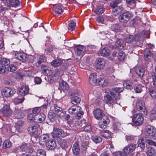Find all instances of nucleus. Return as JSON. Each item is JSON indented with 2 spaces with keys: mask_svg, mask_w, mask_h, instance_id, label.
I'll return each mask as SVG.
<instances>
[{
  "mask_svg": "<svg viewBox=\"0 0 156 156\" xmlns=\"http://www.w3.org/2000/svg\"><path fill=\"white\" fill-rule=\"evenodd\" d=\"M123 90V87H115L111 90H106L105 95L106 103L109 106L112 107L113 105L117 103L116 101L120 99L121 96L119 93Z\"/></svg>",
  "mask_w": 156,
  "mask_h": 156,
  "instance_id": "1",
  "label": "nucleus"
},
{
  "mask_svg": "<svg viewBox=\"0 0 156 156\" xmlns=\"http://www.w3.org/2000/svg\"><path fill=\"white\" fill-rule=\"evenodd\" d=\"M148 34V31H143L141 33L136 35L135 38L133 35H129L125 39V41L127 43H129L133 42L135 39L137 42H139L142 43L143 40L147 37Z\"/></svg>",
  "mask_w": 156,
  "mask_h": 156,
  "instance_id": "2",
  "label": "nucleus"
},
{
  "mask_svg": "<svg viewBox=\"0 0 156 156\" xmlns=\"http://www.w3.org/2000/svg\"><path fill=\"white\" fill-rule=\"evenodd\" d=\"M28 119L30 121L39 123H41L45 119V115L43 113H40L39 114L32 117L31 114H29L27 116Z\"/></svg>",
  "mask_w": 156,
  "mask_h": 156,
  "instance_id": "3",
  "label": "nucleus"
},
{
  "mask_svg": "<svg viewBox=\"0 0 156 156\" xmlns=\"http://www.w3.org/2000/svg\"><path fill=\"white\" fill-rule=\"evenodd\" d=\"M146 136L149 138L156 139V129L150 126H147L145 131Z\"/></svg>",
  "mask_w": 156,
  "mask_h": 156,
  "instance_id": "4",
  "label": "nucleus"
},
{
  "mask_svg": "<svg viewBox=\"0 0 156 156\" xmlns=\"http://www.w3.org/2000/svg\"><path fill=\"white\" fill-rule=\"evenodd\" d=\"M136 107L138 110L144 115H147V111L144 106V103L142 101L138 100L136 102Z\"/></svg>",
  "mask_w": 156,
  "mask_h": 156,
  "instance_id": "5",
  "label": "nucleus"
},
{
  "mask_svg": "<svg viewBox=\"0 0 156 156\" xmlns=\"http://www.w3.org/2000/svg\"><path fill=\"white\" fill-rule=\"evenodd\" d=\"M133 16V14L129 12H126L120 15L119 17V21L121 22L126 23Z\"/></svg>",
  "mask_w": 156,
  "mask_h": 156,
  "instance_id": "6",
  "label": "nucleus"
},
{
  "mask_svg": "<svg viewBox=\"0 0 156 156\" xmlns=\"http://www.w3.org/2000/svg\"><path fill=\"white\" fill-rule=\"evenodd\" d=\"M132 120L134 124L136 126H140L143 122V117L139 114H136L132 117Z\"/></svg>",
  "mask_w": 156,
  "mask_h": 156,
  "instance_id": "7",
  "label": "nucleus"
},
{
  "mask_svg": "<svg viewBox=\"0 0 156 156\" xmlns=\"http://www.w3.org/2000/svg\"><path fill=\"white\" fill-rule=\"evenodd\" d=\"M51 134L54 138L63 137L66 136L62 129L54 127Z\"/></svg>",
  "mask_w": 156,
  "mask_h": 156,
  "instance_id": "8",
  "label": "nucleus"
},
{
  "mask_svg": "<svg viewBox=\"0 0 156 156\" xmlns=\"http://www.w3.org/2000/svg\"><path fill=\"white\" fill-rule=\"evenodd\" d=\"M1 114L4 117L10 116L12 113V111L9 105H4L1 110Z\"/></svg>",
  "mask_w": 156,
  "mask_h": 156,
  "instance_id": "9",
  "label": "nucleus"
},
{
  "mask_svg": "<svg viewBox=\"0 0 156 156\" xmlns=\"http://www.w3.org/2000/svg\"><path fill=\"white\" fill-rule=\"evenodd\" d=\"M136 147V145L131 144L125 147L123 149V156H127L130 153L133 152Z\"/></svg>",
  "mask_w": 156,
  "mask_h": 156,
  "instance_id": "10",
  "label": "nucleus"
},
{
  "mask_svg": "<svg viewBox=\"0 0 156 156\" xmlns=\"http://www.w3.org/2000/svg\"><path fill=\"white\" fill-rule=\"evenodd\" d=\"M154 87H151L149 89L150 94L153 99H156V76H152Z\"/></svg>",
  "mask_w": 156,
  "mask_h": 156,
  "instance_id": "11",
  "label": "nucleus"
},
{
  "mask_svg": "<svg viewBox=\"0 0 156 156\" xmlns=\"http://www.w3.org/2000/svg\"><path fill=\"white\" fill-rule=\"evenodd\" d=\"M39 129V126L38 124H36L34 126L29 127L28 131L29 133L35 137H37L39 135V133L38 131Z\"/></svg>",
  "mask_w": 156,
  "mask_h": 156,
  "instance_id": "12",
  "label": "nucleus"
},
{
  "mask_svg": "<svg viewBox=\"0 0 156 156\" xmlns=\"http://www.w3.org/2000/svg\"><path fill=\"white\" fill-rule=\"evenodd\" d=\"M15 93V90L8 87L4 88L2 92V95L6 98L10 97L12 96Z\"/></svg>",
  "mask_w": 156,
  "mask_h": 156,
  "instance_id": "13",
  "label": "nucleus"
},
{
  "mask_svg": "<svg viewBox=\"0 0 156 156\" xmlns=\"http://www.w3.org/2000/svg\"><path fill=\"white\" fill-rule=\"evenodd\" d=\"M101 121L99 122V126L101 129H105L106 128L107 125L110 122L108 117L105 115L101 119Z\"/></svg>",
  "mask_w": 156,
  "mask_h": 156,
  "instance_id": "14",
  "label": "nucleus"
},
{
  "mask_svg": "<svg viewBox=\"0 0 156 156\" xmlns=\"http://www.w3.org/2000/svg\"><path fill=\"white\" fill-rule=\"evenodd\" d=\"M54 111L57 115L61 118L63 117L66 113V112L63 110V109L57 106V105L55 104L54 106Z\"/></svg>",
  "mask_w": 156,
  "mask_h": 156,
  "instance_id": "15",
  "label": "nucleus"
},
{
  "mask_svg": "<svg viewBox=\"0 0 156 156\" xmlns=\"http://www.w3.org/2000/svg\"><path fill=\"white\" fill-rule=\"evenodd\" d=\"M29 89L27 85H23L18 90V94L22 96L27 94L29 93Z\"/></svg>",
  "mask_w": 156,
  "mask_h": 156,
  "instance_id": "16",
  "label": "nucleus"
},
{
  "mask_svg": "<svg viewBox=\"0 0 156 156\" xmlns=\"http://www.w3.org/2000/svg\"><path fill=\"white\" fill-rule=\"evenodd\" d=\"M20 151L22 152H25L27 153H31L33 151V150L30 145L26 144H23L20 147Z\"/></svg>",
  "mask_w": 156,
  "mask_h": 156,
  "instance_id": "17",
  "label": "nucleus"
},
{
  "mask_svg": "<svg viewBox=\"0 0 156 156\" xmlns=\"http://www.w3.org/2000/svg\"><path fill=\"white\" fill-rule=\"evenodd\" d=\"M50 140V136L48 134H44L41 136L39 143L41 145H46Z\"/></svg>",
  "mask_w": 156,
  "mask_h": 156,
  "instance_id": "18",
  "label": "nucleus"
},
{
  "mask_svg": "<svg viewBox=\"0 0 156 156\" xmlns=\"http://www.w3.org/2000/svg\"><path fill=\"white\" fill-rule=\"evenodd\" d=\"M53 9V13L55 15H61L63 11L62 6L61 4H58L54 5Z\"/></svg>",
  "mask_w": 156,
  "mask_h": 156,
  "instance_id": "19",
  "label": "nucleus"
},
{
  "mask_svg": "<svg viewBox=\"0 0 156 156\" xmlns=\"http://www.w3.org/2000/svg\"><path fill=\"white\" fill-rule=\"evenodd\" d=\"M105 62L102 58H99L96 61V67L98 69H102L105 67Z\"/></svg>",
  "mask_w": 156,
  "mask_h": 156,
  "instance_id": "20",
  "label": "nucleus"
},
{
  "mask_svg": "<svg viewBox=\"0 0 156 156\" xmlns=\"http://www.w3.org/2000/svg\"><path fill=\"white\" fill-rule=\"evenodd\" d=\"M94 117L98 120H100L104 115L103 111L99 109H97L93 112Z\"/></svg>",
  "mask_w": 156,
  "mask_h": 156,
  "instance_id": "21",
  "label": "nucleus"
},
{
  "mask_svg": "<svg viewBox=\"0 0 156 156\" xmlns=\"http://www.w3.org/2000/svg\"><path fill=\"white\" fill-rule=\"evenodd\" d=\"M89 82L90 84L94 86L98 84V79L97 78V76L95 73H91L89 76Z\"/></svg>",
  "mask_w": 156,
  "mask_h": 156,
  "instance_id": "22",
  "label": "nucleus"
},
{
  "mask_svg": "<svg viewBox=\"0 0 156 156\" xmlns=\"http://www.w3.org/2000/svg\"><path fill=\"white\" fill-rule=\"evenodd\" d=\"M134 83L135 81L132 80L131 81L129 80H126L123 82V85L125 88L131 90L133 88Z\"/></svg>",
  "mask_w": 156,
  "mask_h": 156,
  "instance_id": "23",
  "label": "nucleus"
},
{
  "mask_svg": "<svg viewBox=\"0 0 156 156\" xmlns=\"http://www.w3.org/2000/svg\"><path fill=\"white\" fill-rule=\"evenodd\" d=\"M81 108L79 106L75 105L71 107L69 109V112L70 114H74L77 113Z\"/></svg>",
  "mask_w": 156,
  "mask_h": 156,
  "instance_id": "24",
  "label": "nucleus"
},
{
  "mask_svg": "<svg viewBox=\"0 0 156 156\" xmlns=\"http://www.w3.org/2000/svg\"><path fill=\"white\" fill-rule=\"evenodd\" d=\"M46 145L48 149L52 150L56 147V144L55 140L53 139H51L47 143Z\"/></svg>",
  "mask_w": 156,
  "mask_h": 156,
  "instance_id": "25",
  "label": "nucleus"
},
{
  "mask_svg": "<svg viewBox=\"0 0 156 156\" xmlns=\"http://www.w3.org/2000/svg\"><path fill=\"white\" fill-rule=\"evenodd\" d=\"M86 51V49L83 46H79L76 48V53L77 54V55L80 56L82 55Z\"/></svg>",
  "mask_w": 156,
  "mask_h": 156,
  "instance_id": "26",
  "label": "nucleus"
},
{
  "mask_svg": "<svg viewBox=\"0 0 156 156\" xmlns=\"http://www.w3.org/2000/svg\"><path fill=\"white\" fill-rule=\"evenodd\" d=\"M14 115L15 118L17 119H20L24 116V115L22 112L21 110L16 108L14 111Z\"/></svg>",
  "mask_w": 156,
  "mask_h": 156,
  "instance_id": "27",
  "label": "nucleus"
},
{
  "mask_svg": "<svg viewBox=\"0 0 156 156\" xmlns=\"http://www.w3.org/2000/svg\"><path fill=\"white\" fill-rule=\"evenodd\" d=\"M8 4L9 7H15L19 6L20 2L18 0H9Z\"/></svg>",
  "mask_w": 156,
  "mask_h": 156,
  "instance_id": "28",
  "label": "nucleus"
},
{
  "mask_svg": "<svg viewBox=\"0 0 156 156\" xmlns=\"http://www.w3.org/2000/svg\"><path fill=\"white\" fill-rule=\"evenodd\" d=\"M100 54L102 56L107 57L110 55L111 52L107 48H105L101 50Z\"/></svg>",
  "mask_w": 156,
  "mask_h": 156,
  "instance_id": "29",
  "label": "nucleus"
},
{
  "mask_svg": "<svg viewBox=\"0 0 156 156\" xmlns=\"http://www.w3.org/2000/svg\"><path fill=\"white\" fill-rule=\"evenodd\" d=\"M15 57L22 62H24L26 60V55L24 53H16L15 54Z\"/></svg>",
  "mask_w": 156,
  "mask_h": 156,
  "instance_id": "30",
  "label": "nucleus"
},
{
  "mask_svg": "<svg viewBox=\"0 0 156 156\" xmlns=\"http://www.w3.org/2000/svg\"><path fill=\"white\" fill-rule=\"evenodd\" d=\"M98 84L102 87L106 86L108 84V80L103 78H99L98 79Z\"/></svg>",
  "mask_w": 156,
  "mask_h": 156,
  "instance_id": "31",
  "label": "nucleus"
},
{
  "mask_svg": "<svg viewBox=\"0 0 156 156\" xmlns=\"http://www.w3.org/2000/svg\"><path fill=\"white\" fill-rule=\"evenodd\" d=\"M123 9L120 7H117L116 8H114L112 9V14L113 15L116 16L118 15L119 13H121Z\"/></svg>",
  "mask_w": 156,
  "mask_h": 156,
  "instance_id": "32",
  "label": "nucleus"
},
{
  "mask_svg": "<svg viewBox=\"0 0 156 156\" xmlns=\"http://www.w3.org/2000/svg\"><path fill=\"white\" fill-rule=\"evenodd\" d=\"M72 150L74 154L77 155L79 154L80 149L79 144L75 142L74 144Z\"/></svg>",
  "mask_w": 156,
  "mask_h": 156,
  "instance_id": "33",
  "label": "nucleus"
},
{
  "mask_svg": "<svg viewBox=\"0 0 156 156\" xmlns=\"http://www.w3.org/2000/svg\"><path fill=\"white\" fill-rule=\"evenodd\" d=\"M146 142V139L145 137L141 138L138 141L137 144L138 146L141 148L145 147V142Z\"/></svg>",
  "mask_w": 156,
  "mask_h": 156,
  "instance_id": "34",
  "label": "nucleus"
},
{
  "mask_svg": "<svg viewBox=\"0 0 156 156\" xmlns=\"http://www.w3.org/2000/svg\"><path fill=\"white\" fill-rule=\"evenodd\" d=\"M142 86L141 85L137 84V82L135 81L133 88L136 93H140L142 90Z\"/></svg>",
  "mask_w": 156,
  "mask_h": 156,
  "instance_id": "35",
  "label": "nucleus"
},
{
  "mask_svg": "<svg viewBox=\"0 0 156 156\" xmlns=\"http://www.w3.org/2000/svg\"><path fill=\"white\" fill-rule=\"evenodd\" d=\"M60 85L62 89L64 91L69 88L68 84L65 81L62 80L60 82Z\"/></svg>",
  "mask_w": 156,
  "mask_h": 156,
  "instance_id": "36",
  "label": "nucleus"
},
{
  "mask_svg": "<svg viewBox=\"0 0 156 156\" xmlns=\"http://www.w3.org/2000/svg\"><path fill=\"white\" fill-rule=\"evenodd\" d=\"M144 69L141 67H137L136 69V74L140 76H142L144 73Z\"/></svg>",
  "mask_w": 156,
  "mask_h": 156,
  "instance_id": "37",
  "label": "nucleus"
},
{
  "mask_svg": "<svg viewBox=\"0 0 156 156\" xmlns=\"http://www.w3.org/2000/svg\"><path fill=\"white\" fill-rule=\"evenodd\" d=\"M144 54L145 59L147 60L150 58L151 56V52L149 49L146 48L144 50Z\"/></svg>",
  "mask_w": 156,
  "mask_h": 156,
  "instance_id": "38",
  "label": "nucleus"
},
{
  "mask_svg": "<svg viewBox=\"0 0 156 156\" xmlns=\"http://www.w3.org/2000/svg\"><path fill=\"white\" fill-rule=\"evenodd\" d=\"M1 65L4 67H7V69L9 67V65L10 64V61L8 59L3 58L0 61Z\"/></svg>",
  "mask_w": 156,
  "mask_h": 156,
  "instance_id": "39",
  "label": "nucleus"
},
{
  "mask_svg": "<svg viewBox=\"0 0 156 156\" xmlns=\"http://www.w3.org/2000/svg\"><path fill=\"white\" fill-rule=\"evenodd\" d=\"M41 111V109L40 107H37L34 108L32 109V113H30L29 114H31L32 115V117L35 116L36 115L39 114Z\"/></svg>",
  "mask_w": 156,
  "mask_h": 156,
  "instance_id": "40",
  "label": "nucleus"
},
{
  "mask_svg": "<svg viewBox=\"0 0 156 156\" xmlns=\"http://www.w3.org/2000/svg\"><path fill=\"white\" fill-rule=\"evenodd\" d=\"M126 55L122 51H120L118 53L117 57L120 61H123L125 58Z\"/></svg>",
  "mask_w": 156,
  "mask_h": 156,
  "instance_id": "41",
  "label": "nucleus"
},
{
  "mask_svg": "<svg viewBox=\"0 0 156 156\" xmlns=\"http://www.w3.org/2000/svg\"><path fill=\"white\" fill-rule=\"evenodd\" d=\"M69 22V23L68 24V29L69 30L73 31L75 28L76 23L73 20H70Z\"/></svg>",
  "mask_w": 156,
  "mask_h": 156,
  "instance_id": "42",
  "label": "nucleus"
},
{
  "mask_svg": "<svg viewBox=\"0 0 156 156\" xmlns=\"http://www.w3.org/2000/svg\"><path fill=\"white\" fill-rule=\"evenodd\" d=\"M59 144L62 148H67L69 146V144L66 140H61L59 142Z\"/></svg>",
  "mask_w": 156,
  "mask_h": 156,
  "instance_id": "43",
  "label": "nucleus"
},
{
  "mask_svg": "<svg viewBox=\"0 0 156 156\" xmlns=\"http://www.w3.org/2000/svg\"><path fill=\"white\" fill-rule=\"evenodd\" d=\"M89 143V141L88 139H86L85 140H83L82 144V149L86 151L88 147V145Z\"/></svg>",
  "mask_w": 156,
  "mask_h": 156,
  "instance_id": "44",
  "label": "nucleus"
},
{
  "mask_svg": "<svg viewBox=\"0 0 156 156\" xmlns=\"http://www.w3.org/2000/svg\"><path fill=\"white\" fill-rule=\"evenodd\" d=\"M147 154V156H156V151L152 147L148 149Z\"/></svg>",
  "mask_w": 156,
  "mask_h": 156,
  "instance_id": "45",
  "label": "nucleus"
},
{
  "mask_svg": "<svg viewBox=\"0 0 156 156\" xmlns=\"http://www.w3.org/2000/svg\"><path fill=\"white\" fill-rule=\"evenodd\" d=\"M61 63V61L58 59H55L51 62V65L54 67L59 66Z\"/></svg>",
  "mask_w": 156,
  "mask_h": 156,
  "instance_id": "46",
  "label": "nucleus"
},
{
  "mask_svg": "<svg viewBox=\"0 0 156 156\" xmlns=\"http://www.w3.org/2000/svg\"><path fill=\"white\" fill-rule=\"evenodd\" d=\"M111 30L116 32H118L120 31V26L118 24H114L112 25L111 27Z\"/></svg>",
  "mask_w": 156,
  "mask_h": 156,
  "instance_id": "47",
  "label": "nucleus"
},
{
  "mask_svg": "<svg viewBox=\"0 0 156 156\" xmlns=\"http://www.w3.org/2000/svg\"><path fill=\"white\" fill-rule=\"evenodd\" d=\"M115 43V46H113L112 48L113 49H116L121 47L123 43V40L122 39H117Z\"/></svg>",
  "mask_w": 156,
  "mask_h": 156,
  "instance_id": "48",
  "label": "nucleus"
},
{
  "mask_svg": "<svg viewBox=\"0 0 156 156\" xmlns=\"http://www.w3.org/2000/svg\"><path fill=\"white\" fill-rule=\"evenodd\" d=\"M46 58L42 55L40 56L38 61L36 63V65L37 66H39L40 64L42 62L46 61Z\"/></svg>",
  "mask_w": 156,
  "mask_h": 156,
  "instance_id": "49",
  "label": "nucleus"
},
{
  "mask_svg": "<svg viewBox=\"0 0 156 156\" xmlns=\"http://www.w3.org/2000/svg\"><path fill=\"white\" fill-rule=\"evenodd\" d=\"M113 128L114 131L116 132L121 128V123L119 122H115L113 125Z\"/></svg>",
  "mask_w": 156,
  "mask_h": 156,
  "instance_id": "50",
  "label": "nucleus"
},
{
  "mask_svg": "<svg viewBox=\"0 0 156 156\" xmlns=\"http://www.w3.org/2000/svg\"><path fill=\"white\" fill-rule=\"evenodd\" d=\"M150 117L153 120L156 119V105L154 106L151 111Z\"/></svg>",
  "mask_w": 156,
  "mask_h": 156,
  "instance_id": "51",
  "label": "nucleus"
},
{
  "mask_svg": "<svg viewBox=\"0 0 156 156\" xmlns=\"http://www.w3.org/2000/svg\"><path fill=\"white\" fill-rule=\"evenodd\" d=\"M80 101V99L77 96L73 97L71 98V102L73 104L78 103Z\"/></svg>",
  "mask_w": 156,
  "mask_h": 156,
  "instance_id": "52",
  "label": "nucleus"
},
{
  "mask_svg": "<svg viewBox=\"0 0 156 156\" xmlns=\"http://www.w3.org/2000/svg\"><path fill=\"white\" fill-rule=\"evenodd\" d=\"M92 138L93 140L96 143H99L102 140L101 137L97 136H93Z\"/></svg>",
  "mask_w": 156,
  "mask_h": 156,
  "instance_id": "53",
  "label": "nucleus"
},
{
  "mask_svg": "<svg viewBox=\"0 0 156 156\" xmlns=\"http://www.w3.org/2000/svg\"><path fill=\"white\" fill-rule=\"evenodd\" d=\"M41 68L42 70L43 71V73H46L47 71H50L49 67L47 66L42 65L41 66Z\"/></svg>",
  "mask_w": 156,
  "mask_h": 156,
  "instance_id": "54",
  "label": "nucleus"
},
{
  "mask_svg": "<svg viewBox=\"0 0 156 156\" xmlns=\"http://www.w3.org/2000/svg\"><path fill=\"white\" fill-rule=\"evenodd\" d=\"M105 9L104 8L99 7L95 10L94 11L96 14H100L103 13L105 11Z\"/></svg>",
  "mask_w": 156,
  "mask_h": 156,
  "instance_id": "55",
  "label": "nucleus"
},
{
  "mask_svg": "<svg viewBox=\"0 0 156 156\" xmlns=\"http://www.w3.org/2000/svg\"><path fill=\"white\" fill-rule=\"evenodd\" d=\"M60 72L58 69H55L53 72V77H55V80L57 79L59 77Z\"/></svg>",
  "mask_w": 156,
  "mask_h": 156,
  "instance_id": "56",
  "label": "nucleus"
},
{
  "mask_svg": "<svg viewBox=\"0 0 156 156\" xmlns=\"http://www.w3.org/2000/svg\"><path fill=\"white\" fill-rule=\"evenodd\" d=\"M17 69L16 66L12 64L9 65V67L7 68L8 71H9L12 72L16 71Z\"/></svg>",
  "mask_w": 156,
  "mask_h": 156,
  "instance_id": "57",
  "label": "nucleus"
},
{
  "mask_svg": "<svg viewBox=\"0 0 156 156\" xmlns=\"http://www.w3.org/2000/svg\"><path fill=\"white\" fill-rule=\"evenodd\" d=\"M76 115H75V117L76 119H79L83 117V115L84 113L81 110V109L79 110V111H78L77 113H76Z\"/></svg>",
  "mask_w": 156,
  "mask_h": 156,
  "instance_id": "58",
  "label": "nucleus"
},
{
  "mask_svg": "<svg viewBox=\"0 0 156 156\" xmlns=\"http://www.w3.org/2000/svg\"><path fill=\"white\" fill-rule=\"evenodd\" d=\"M11 142L8 140H5L3 143V147L5 148H9L11 146Z\"/></svg>",
  "mask_w": 156,
  "mask_h": 156,
  "instance_id": "59",
  "label": "nucleus"
},
{
  "mask_svg": "<svg viewBox=\"0 0 156 156\" xmlns=\"http://www.w3.org/2000/svg\"><path fill=\"white\" fill-rule=\"evenodd\" d=\"M37 156H46L45 152L43 149H40L37 151Z\"/></svg>",
  "mask_w": 156,
  "mask_h": 156,
  "instance_id": "60",
  "label": "nucleus"
},
{
  "mask_svg": "<svg viewBox=\"0 0 156 156\" xmlns=\"http://www.w3.org/2000/svg\"><path fill=\"white\" fill-rule=\"evenodd\" d=\"M108 17L106 16L104 18L101 16H100L98 17L97 19V21L99 23H103L105 20H107Z\"/></svg>",
  "mask_w": 156,
  "mask_h": 156,
  "instance_id": "61",
  "label": "nucleus"
},
{
  "mask_svg": "<svg viewBox=\"0 0 156 156\" xmlns=\"http://www.w3.org/2000/svg\"><path fill=\"white\" fill-rule=\"evenodd\" d=\"M101 134L102 136L106 138H108L111 136L110 132L108 130H105L103 134L101 133Z\"/></svg>",
  "mask_w": 156,
  "mask_h": 156,
  "instance_id": "62",
  "label": "nucleus"
},
{
  "mask_svg": "<svg viewBox=\"0 0 156 156\" xmlns=\"http://www.w3.org/2000/svg\"><path fill=\"white\" fill-rule=\"evenodd\" d=\"M23 124V122L22 121L19 120L15 124V127L16 129H19Z\"/></svg>",
  "mask_w": 156,
  "mask_h": 156,
  "instance_id": "63",
  "label": "nucleus"
},
{
  "mask_svg": "<svg viewBox=\"0 0 156 156\" xmlns=\"http://www.w3.org/2000/svg\"><path fill=\"white\" fill-rule=\"evenodd\" d=\"M112 156H123V152L122 153L120 151H117L114 152Z\"/></svg>",
  "mask_w": 156,
  "mask_h": 156,
  "instance_id": "64",
  "label": "nucleus"
}]
</instances>
